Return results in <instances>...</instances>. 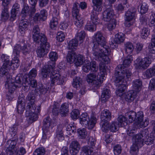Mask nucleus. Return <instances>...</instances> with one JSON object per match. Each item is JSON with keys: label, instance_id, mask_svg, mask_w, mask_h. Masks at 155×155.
I'll return each instance as SVG.
<instances>
[{"label": "nucleus", "instance_id": "nucleus-6", "mask_svg": "<svg viewBox=\"0 0 155 155\" xmlns=\"http://www.w3.org/2000/svg\"><path fill=\"white\" fill-rule=\"evenodd\" d=\"M136 128L135 125L129 126L127 129V133L129 136H133L139 141H141L143 144V141L149 135V132L147 129L143 130L138 134L134 135V134L136 132Z\"/></svg>", "mask_w": 155, "mask_h": 155}, {"label": "nucleus", "instance_id": "nucleus-56", "mask_svg": "<svg viewBox=\"0 0 155 155\" xmlns=\"http://www.w3.org/2000/svg\"><path fill=\"white\" fill-rule=\"evenodd\" d=\"M35 94L33 93H30L26 97V100L29 101L28 103H33L35 101Z\"/></svg>", "mask_w": 155, "mask_h": 155}, {"label": "nucleus", "instance_id": "nucleus-59", "mask_svg": "<svg viewBox=\"0 0 155 155\" xmlns=\"http://www.w3.org/2000/svg\"><path fill=\"white\" fill-rule=\"evenodd\" d=\"M79 114L78 110L74 109L71 113V117L73 119H76L79 117Z\"/></svg>", "mask_w": 155, "mask_h": 155}, {"label": "nucleus", "instance_id": "nucleus-36", "mask_svg": "<svg viewBox=\"0 0 155 155\" xmlns=\"http://www.w3.org/2000/svg\"><path fill=\"white\" fill-rule=\"evenodd\" d=\"M136 113L133 111H130L127 112L126 114V116L127 118H128L129 122L130 123H132L134 121H136L137 118L136 117Z\"/></svg>", "mask_w": 155, "mask_h": 155}, {"label": "nucleus", "instance_id": "nucleus-63", "mask_svg": "<svg viewBox=\"0 0 155 155\" xmlns=\"http://www.w3.org/2000/svg\"><path fill=\"white\" fill-rule=\"evenodd\" d=\"M65 35L62 32H59L57 34V39L60 42H62L64 39Z\"/></svg>", "mask_w": 155, "mask_h": 155}, {"label": "nucleus", "instance_id": "nucleus-40", "mask_svg": "<svg viewBox=\"0 0 155 155\" xmlns=\"http://www.w3.org/2000/svg\"><path fill=\"white\" fill-rule=\"evenodd\" d=\"M81 82V79L79 77H76L73 79L72 86L78 89L82 85Z\"/></svg>", "mask_w": 155, "mask_h": 155}, {"label": "nucleus", "instance_id": "nucleus-10", "mask_svg": "<svg viewBox=\"0 0 155 155\" xmlns=\"http://www.w3.org/2000/svg\"><path fill=\"white\" fill-rule=\"evenodd\" d=\"M136 9L132 8L129 9L125 14L126 18L125 25L126 26L130 27L133 25L135 19Z\"/></svg>", "mask_w": 155, "mask_h": 155}, {"label": "nucleus", "instance_id": "nucleus-9", "mask_svg": "<svg viewBox=\"0 0 155 155\" xmlns=\"http://www.w3.org/2000/svg\"><path fill=\"white\" fill-rule=\"evenodd\" d=\"M30 4L32 6L30 9L28 6L26 4L24 5L21 12L22 16L25 17L27 15H29L31 16L35 12V5L37 3V0H28Z\"/></svg>", "mask_w": 155, "mask_h": 155}, {"label": "nucleus", "instance_id": "nucleus-21", "mask_svg": "<svg viewBox=\"0 0 155 155\" xmlns=\"http://www.w3.org/2000/svg\"><path fill=\"white\" fill-rule=\"evenodd\" d=\"M41 107L40 106L36 108V105L34 103H28V105L26 107V115L29 116L32 113H39Z\"/></svg>", "mask_w": 155, "mask_h": 155}, {"label": "nucleus", "instance_id": "nucleus-53", "mask_svg": "<svg viewBox=\"0 0 155 155\" xmlns=\"http://www.w3.org/2000/svg\"><path fill=\"white\" fill-rule=\"evenodd\" d=\"M59 104L58 103L55 102L53 105L52 113L55 116L57 115L59 113Z\"/></svg>", "mask_w": 155, "mask_h": 155}, {"label": "nucleus", "instance_id": "nucleus-25", "mask_svg": "<svg viewBox=\"0 0 155 155\" xmlns=\"http://www.w3.org/2000/svg\"><path fill=\"white\" fill-rule=\"evenodd\" d=\"M55 66L45 65L42 69L41 75L44 78H46L48 76L50 72L54 70Z\"/></svg>", "mask_w": 155, "mask_h": 155}, {"label": "nucleus", "instance_id": "nucleus-27", "mask_svg": "<svg viewBox=\"0 0 155 155\" xmlns=\"http://www.w3.org/2000/svg\"><path fill=\"white\" fill-rule=\"evenodd\" d=\"M146 78H149L155 76V64L147 69L143 74Z\"/></svg>", "mask_w": 155, "mask_h": 155}, {"label": "nucleus", "instance_id": "nucleus-16", "mask_svg": "<svg viewBox=\"0 0 155 155\" xmlns=\"http://www.w3.org/2000/svg\"><path fill=\"white\" fill-rule=\"evenodd\" d=\"M51 86H53L55 84H62L64 82V78L58 74H51Z\"/></svg>", "mask_w": 155, "mask_h": 155}, {"label": "nucleus", "instance_id": "nucleus-29", "mask_svg": "<svg viewBox=\"0 0 155 155\" xmlns=\"http://www.w3.org/2000/svg\"><path fill=\"white\" fill-rule=\"evenodd\" d=\"M110 92L109 89H104L102 92L101 96V100L103 102H105L110 96Z\"/></svg>", "mask_w": 155, "mask_h": 155}, {"label": "nucleus", "instance_id": "nucleus-51", "mask_svg": "<svg viewBox=\"0 0 155 155\" xmlns=\"http://www.w3.org/2000/svg\"><path fill=\"white\" fill-rule=\"evenodd\" d=\"M116 25V20L114 19H113L109 21L107 27L109 31H111L115 28Z\"/></svg>", "mask_w": 155, "mask_h": 155}, {"label": "nucleus", "instance_id": "nucleus-39", "mask_svg": "<svg viewBox=\"0 0 155 155\" xmlns=\"http://www.w3.org/2000/svg\"><path fill=\"white\" fill-rule=\"evenodd\" d=\"M124 49L127 54H131L134 49V47L132 43L127 42L124 44Z\"/></svg>", "mask_w": 155, "mask_h": 155}, {"label": "nucleus", "instance_id": "nucleus-7", "mask_svg": "<svg viewBox=\"0 0 155 155\" xmlns=\"http://www.w3.org/2000/svg\"><path fill=\"white\" fill-rule=\"evenodd\" d=\"M97 119L94 116H92L90 119L86 113L82 114L80 117V124L84 126H87L89 129H92L94 127L96 122Z\"/></svg>", "mask_w": 155, "mask_h": 155}, {"label": "nucleus", "instance_id": "nucleus-24", "mask_svg": "<svg viewBox=\"0 0 155 155\" xmlns=\"http://www.w3.org/2000/svg\"><path fill=\"white\" fill-rule=\"evenodd\" d=\"M133 61V57L131 55H128L125 58V59L123 62V65H120L117 66L116 68L114 75H115V73H116V70L117 68L119 67V68L122 70L125 69H130L131 72V70L130 68H123V66H124L125 67H128L130 65L132 61Z\"/></svg>", "mask_w": 155, "mask_h": 155}, {"label": "nucleus", "instance_id": "nucleus-37", "mask_svg": "<svg viewBox=\"0 0 155 155\" xmlns=\"http://www.w3.org/2000/svg\"><path fill=\"white\" fill-rule=\"evenodd\" d=\"M84 58L82 55L78 54L76 56L74 62L76 66H79L82 65L84 63Z\"/></svg>", "mask_w": 155, "mask_h": 155}, {"label": "nucleus", "instance_id": "nucleus-31", "mask_svg": "<svg viewBox=\"0 0 155 155\" xmlns=\"http://www.w3.org/2000/svg\"><path fill=\"white\" fill-rule=\"evenodd\" d=\"M43 123L44 127L47 128H49L50 127L52 128L56 124L55 122L52 121L49 117H47L44 119Z\"/></svg>", "mask_w": 155, "mask_h": 155}, {"label": "nucleus", "instance_id": "nucleus-15", "mask_svg": "<svg viewBox=\"0 0 155 155\" xmlns=\"http://www.w3.org/2000/svg\"><path fill=\"white\" fill-rule=\"evenodd\" d=\"M136 67L140 69H146L149 67L151 63V59L149 57H146L141 59H137L136 60Z\"/></svg>", "mask_w": 155, "mask_h": 155}, {"label": "nucleus", "instance_id": "nucleus-50", "mask_svg": "<svg viewBox=\"0 0 155 155\" xmlns=\"http://www.w3.org/2000/svg\"><path fill=\"white\" fill-rule=\"evenodd\" d=\"M91 148L89 146H84L82 148V150L84 153V155H88L91 154L93 152V150L91 149Z\"/></svg>", "mask_w": 155, "mask_h": 155}, {"label": "nucleus", "instance_id": "nucleus-3", "mask_svg": "<svg viewBox=\"0 0 155 155\" xmlns=\"http://www.w3.org/2000/svg\"><path fill=\"white\" fill-rule=\"evenodd\" d=\"M99 64L100 72L97 76L94 73H90L87 76V81L97 86L100 85L105 79V75L106 74V67L105 64L102 61Z\"/></svg>", "mask_w": 155, "mask_h": 155}, {"label": "nucleus", "instance_id": "nucleus-33", "mask_svg": "<svg viewBox=\"0 0 155 155\" xmlns=\"http://www.w3.org/2000/svg\"><path fill=\"white\" fill-rule=\"evenodd\" d=\"M41 33H40V29L38 26H35L32 31L33 38L35 41H38V38Z\"/></svg>", "mask_w": 155, "mask_h": 155}, {"label": "nucleus", "instance_id": "nucleus-41", "mask_svg": "<svg viewBox=\"0 0 155 155\" xmlns=\"http://www.w3.org/2000/svg\"><path fill=\"white\" fill-rule=\"evenodd\" d=\"M155 137L154 136L151 134L144 140H143V142L147 145H150L153 143Z\"/></svg>", "mask_w": 155, "mask_h": 155}, {"label": "nucleus", "instance_id": "nucleus-54", "mask_svg": "<svg viewBox=\"0 0 155 155\" xmlns=\"http://www.w3.org/2000/svg\"><path fill=\"white\" fill-rule=\"evenodd\" d=\"M94 5L93 7V9L92 12L98 13L101 11L102 7L101 3L94 4Z\"/></svg>", "mask_w": 155, "mask_h": 155}, {"label": "nucleus", "instance_id": "nucleus-1", "mask_svg": "<svg viewBox=\"0 0 155 155\" xmlns=\"http://www.w3.org/2000/svg\"><path fill=\"white\" fill-rule=\"evenodd\" d=\"M132 75L130 70L125 69L123 70L117 68L115 73V83L118 87L116 90V94L123 99L128 102L132 101L136 97L137 93L134 91H129L126 93L124 92L127 87V80Z\"/></svg>", "mask_w": 155, "mask_h": 155}, {"label": "nucleus", "instance_id": "nucleus-55", "mask_svg": "<svg viewBox=\"0 0 155 155\" xmlns=\"http://www.w3.org/2000/svg\"><path fill=\"white\" fill-rule=\"evenodd\" d=\"M39 91L42 94H45L48 90L49 87H48L46 84H40L39 86Z\"/></svg>", "mask_w": 155, "mask_h": 155}, {"label": "nucleus", "instance_id": "nucleus-46", "mask_svg": "<svg viewBox=\"0 0 155 155\" xmlns=\"http://www.w3.org/2000/svg\"><path fill=\"white\" fill-rule=\"evenodd\" d=\"M87 140L88 144L91 146L92 148L94 149L93 147H94L95 144L96 143V140L93 137L90 136L87 137Z\"/></svg>", "mask_w": 155, "mask_h": 155}, {"label": "nucleus", "instance_id": "nucleus-4", "mask_svg": "<svg viewBox=\"0 0 155 155\" xmlns=\"http://www.w3.org/2000/svg\"><path fill=\"white\" fill-rule=\"evenodd\" d=\"M11 65H3L0 69V76H6L7 81L5 84V87L9 89L10 92L12 93L16 88L15 78H12V76L9 74V71L10 69Z\"/></svg>", "mask_w": 155, "mask_h": 155}, {"label": "nucleus", "instance_id": "nucleus-44", "mask_svg": "<svg viewBox=\"0 0 155 155\" xmlns=\"http://www.w3.org/2000/svg\"><path fill=\"white\" fill-rule=\"evenodd\" d=\"M1 58L3 62V65L5 64L7 65L9 64L10 65H11V63L9 59V56L3 54L1 56Z\"/></svg>", "mask_w": 155, "mask_h": 155}, {"label": "nucleus", "instance_id": "nucleus-12", "mask_svg": "<svg viewBox=\"0 0 155 155\" xmlns=\"http://www.w3.org/2000/svg\"><path fill=\"white\" fill-rule=\"evenodd\" d=\"M125 35L123 33L120 32L117 33L115 35L114 39L110 41V47L115 49L118 46V45L123 43L125 40Z\"/></svg>", "mask_w": 155, "mask_h": 155}, {"label": "nucleus", "instance_id": "nucleus-28", "mask_svg": "<svg viewBox=\"0 0 155 155\" xmlns=\"http://www.w3.org/2000/svg\"><path fill=\"white\" fill-rule=\"evenodd\" d=\"M28 23L25 19L21 20L19 26V31L21 34H24L27 30Z\"/></svg>", "mask_w": 155, "mask_h": 155}, {"label": "nucleus", "instance_id": "nucleus-47", "mask_svg": "<svg viewBox=\"0 0 155 155\" xmlns=\"http://www.w3.org/2000/svg\"><path fill=\"white\" fill-rule=\"evenodd\" d=\"M150 30L148 28H144L142 30L141 36L142 38L145 39L150 35Z\"/></svg>", "mask_w": 155, "mask_h": 155}, {"label": "nucleus", "instance_id": "nucleus-52", "mask_svg": "<svg viewBox=\"0 0 155 155\" xmlns=\"http://www.w3.org/2000/svg\"><path fill=\"white\" fill-rule=\"evenodd\" d=\"M45 152V149L42 147L36 149L33 153V155H44Z\"/></svg>", "mask_w": 155, "mask_h": 155}, {"label": "nucleus", "instance_id": "nucleus-20", "mask_svg": "<svg viewBox=\"0 0 155 155\" xmlns=\"http://www.w3.org/2000/svg\"><path fill=\"white\" fill-rule=\"evenodd\" d=\"M83 70L85 72H88L90 70L92 72H96L97 71L98 67L95 61H93L87 63L83 67Z\"/></svg>", "mask_w": 155, "mask_h": 155}, {"label": "nucleus", "instance_id": "nucleus-5", "mask_svg": "<svg viewBox=\"0 0 155 155\" xmlns=\"http://www.w3.org/2000/svg\"><path fill=\"white\" fill-rule=\"evenodd\" d=\"M16 88L19 87L22 85L24 87H26L30 86L32 87L35 88L36 87L37 84L35 80H30V78L25 76L22 77L20 74L18 75L15 78V83Z\"/></svg>", "mask_w": 155, "mask_h": 155}, {"label": "nucleus", "instance_id": "nucleus-8", "mask_svg": "<svg viewBox=\"0 0 155 155\" xmlns=\"http://www.w3.org/2000/svg\"><path fill=\"white\" fill-rule=\"evenodd\" d=\"M111 114L109 111L107 110H103L101 114V122L100 125L102 130L104 131H106L109 128L108 121L111 118Z\"/></svg>", "mask_w": 155, "mask_h": 155}, {"label": "nucleus", "instance_id": "nucleus-35", "mask_svg": "<svg viewBox=\"0 0 155 155\" xmlns=\"http://www.w3.org/2000/svg\"><path fill=\"white\" fill-rule=\"evenodd\" d=\"M38 39V41L35 42L38 43L40 42V45H48H48H50L49 43L47 41V39L44 34L41 33Z\"/></svg>", "mask_w": 155, "mask_h": 155}, {"label": "nucleus", "instance_id": "nucleus-43", "mask_svg": "<svg viewBox=\"0 0 155 155\" xmlns=\"http://www.w3.org/2000/svg\"><path fill=\"white\" fill-rule=\"evenodd\" d=\"M98 13L92 12L91 15V19L93 23L95 25H97L99 23L100 21L98 17Z\"/></svg>", "mask_w": 155, "mask_h": 155}, {"label": "nucleus", "instance_id": "nucleus-61", "mask_svg": "<svg viewBox=\"0 0 155 155\" xmlns=\"http://www.w3.org/2000/svg\"><path fill=\"white\" fill-rule=\"evenodd\" d=\"M140 12L142 14H144L146 13L148 10V7L147 4L144 2H143L142 5H141Z\"/></svg>", "mask_w": 155, "mask_h": 155}, {"label": "nucleus", "instance_id": "nucleus-34", "mask_svg": "<svg viewBox=\"0 0 155 155\" xmlns=\"http://www.w3.org/2000/svg\"><path fill=\"white\" fill-rule=\"evenodd\" d=\"M142 85V83L140 80L137 79L133 81V87L134 91L136 92H138L141 88Z\"/></svg>", "mask_w": 155, "mask_h": 155}, {"label": "nucleus", "instance_id": "nucleus-64", "mask_svg": "<svg viewBox=\"0 0 155 155\" xmlns=\"http://www.w3.org/2000/svg\"><path fill=\"white\" fill-rule=\"evenodd\" d=\"M114 151L115 155H119L121 152V147L119 145L115 146L114 148Z\"/></svg>", "mask_w": 155, "mask_h": 155}, {"label": "nucleus", "instance_id": "nucleus-13", "mask_svg": "<svg viewBox=\"0 0 155 155\" xmlns=\"http://www.w3.org/2000/svg\"><path fill=\"white\" fill-rule=\"evenodd\" d=\"M20 49V46L19 45H16L14 48L13 53L15 57L11 62V66H12L15 69L19 66V61L18 57L19 56Z\"/></svg>", "mask_w": 155, "mask_h": 155}, {"label": "nucleus", "instance_id": "nucleus-14", "mask_svg": "<svg viewBox=\"0 0 155 155\" xmlns=\"http://www.w3.org/2000/svg\"><path fill=\"white\" fill-rule=\"evenodd\" d=\"M15 139L9 140L6 143L7 149L6 151L8 154L12 155L15 153L17 149L15 145L17 143V137H14Z\"/></svg>", "mask_w": 155, "mask_h": 155}, {"label": "nucleus", "instance_id": "nucleus-49", "mask_svg": "<svg viewBox=\"0 0 155 155\" xmlns=\"http://www.w3.org/2000/svg\"><path fill=\"white\" fill-rule=\"evenodd\" d=\"M20 46L21 49L23 53L25 54H26L28 53L31 51V48L30 46L28 45H24L22 48H21V46L23 45V43H21V45L18 44Z\"/></svg>", "mask_w": 155, "mask_h": 155}, {"label": "nucleus", "instance_id": "nucleus-22", "mask_svg": "<svg viewBox=\"0 0 155 155\" xmlns=\"http://www.w3.org/2000/svg\"><path fill=\"white\" fill-rule=\"evenodd\" d=\"M80 145L77 141H72L70 145V150L72 155H76L80 150Z\"/></svg>", "mask_w": 155, "mask_h": 155}, {"label": "nucleus", "instance_id": "nucleus-17", "mask_svg": "<svg viewBox=\"0 0 155 155\" xmlns=\"http://www.w3.org/2000/svg\"><path fill=\"white\" fill-rule=\"evenodd\" d=\"M137 117L136 121L139 124L140 127H147L149 124V120L148 119H145L144 121H143L144 117L143 112L141 111L138 112L136 113Z\"/></svg>", "mask_w": 155, "mask_h": 155}, {"label": "nucleus", "instance_id": "nucleus-18", "mask_svg": "<svg viewBox=\"0 0 155 155\" xmlns=\"http://www.w3.org/2000/svg\"><path fill=\"white\" fill-rule=\"evenodd\" d=\"M114 11L111 7L107 8L103 13V19L105 21H109L114 15Z\"/></svg>", "mask_w": 155, "mask_h": 155}, {"label": "nucleus", "instance_id": "nucleus-23", "mask_svg": "<svg viewBox=\"0 0 155 155\" xmlns=\"http://www.w3.org/2000/svg\"><path fill=\"white\" fill-rule=\"evenodd\" d=\"M48 45H40L37 50V52L38 56L41 58L44 56L48 52L50 45L47 44Z\"/></svg>", "mask_w": 155, "mask_h": 155}, {"label": "nucleus", "instance_id": "nucleus-30", "mask_svg": "<svg viewBox=\"0 0 155 155\" xmlns=\"http://www.w3.org/2000/svg\"><path fill=\"white\" fill-rule=\"evenodd\" d=\"M78 41L75 38L70 41L68 43V48L69 50L74 51L76 49L78 45Z\"/></svg>", "mask_w": 155, "mask_h": 155}, {"label": "nucleus", "instance_id": "nucleus-2", "mask_svg": "<svg viewBox=\"0 0 155 155\" xmlns=\"http://www.w3.org/2000/svg\"><path fill=\"white\" fill-rule=\"evenodd\" d=\"M94 41L96 43L94 44L92 49L94 58L96 60L103 61L106 64L110 61L108 56L110 55V49L106 45V41L103 34L100 31L96 33L93 36Z\"/></svg>", "mask_w": 155, "mask_h": 155}, {"label": "nucleus", "instance_id": "nucleus-60", "mask_svg": "<svg viewBox=\"0 0 155 155\" xmlns=\"http://www.w3.org/2000/svg\"><path fill=\"white\" fill-rule=\"evenodd\" d=\"M119 127L117 122H113L110 127V129L112 132H116L118 130Z\"/></svg>", "mask_w": 155, "mask_h": 155}, {"label": "nucleus", "instance_id": "nucleus-19", "mask_svg": "<svg viewBox=\"0 0 155 155\" xmlns=\"http://www.w3.org/2000/svg\"><path fill=\"white\" fill-rule=\"evenodd\" d=\"M133 143L130 147V153L132 155H137L139 148L142 147L143 144L141 141H138L134 138H133Z\"/></svg>", "mask_w": 155, "mask_h": 155}, {"label": "nucleus", "instance_id": "nucleus-62", "mask_svg": "<svg viewBox=\"0 0 155 155\" xmlns=\"http://www.w3.org/2000/svg\"><path fill=\"white\" fill-rule=\"evenodd\" d=\"M49 57L51 61H55L58 59V55L56 52L52 51L49 53Z\"/></svg>", "mask_w": 155, "mask_h": 155}, {"label": "nucleus", "instance_id": "nucleus-38", "mask_svg": "<svg viewBox=\"0 0 155 155\" xmlns=\"http://www.w3.org/2000/svg\"><path fill=\"white\" fill-rule=\"evenodd\" d=\"M77 55L74 51L68 52L67 57L68 61L70 64L73 63Z\"/></svg>", "mask_w": 155, "mask_h": 155}, {"label": "nucleus", "instance_id": "nucleus-26", "mask_svg": "<svg viewBox=\"0 0 155 155\" xmlns=\"http://www.w3.org/2000/svg\"><path fill=\"white\" fill-rule=\"evenodd\" d=\"M24 100V98L21 97L18 101L17 110L18 113L20 114L23 113L25 108V103L23 101Z\"/></svg>", "mask_w": 155, "mask_h": 155}, {"label": "nucleus", "instance_id": "nucleus-58", "mask_svg": "<svg viewBox=\"0 0 155 155\" xmlns=\"http://www.w3.org/2000/svg\"><path fill=\"white\" fill-rule=\"evenodd\" d=\"M31 114H29V116H26L27 117H28V119L30 121L33 122L36 121L38 119V114L36 112L35 113H32Z\"/></svg>", "mask_w": 155, "mask_h": 155}, {"label": "nucleus", "instance_id": "nucleus-11", "mask_svg": "<svg viewBox=\"0 0 155 155\" xmlns=\"http://www.w3.org/2000/svg\"><path fill=\"white\" fill-rule=\"evenodd\" d=\"M75 3L72 9V16L74 18V24L78 28H81L82 25V21L79 15V10L78 9V5Z\"/></svg>", "mask_w": 155, "mask_h": 155}, {"label": "nucleus", "instance_id": "nucleus-48", "mask_svg": "<svg viewBox=\"0 0 155 155\" xmlns=\"http://www.w3.org/2000/svg\"><path fill=\"white\" fill-rule=\"evenodd\" d=\"M68 112V104L64 103L62 104L60 109V112L62 114L67 113Z\"/></svg>", "mask_w": 155, "mask_h": 155}, {"label": "nucleus", "instance_id": "nucleus-45", "mask_svg": "<svg viewBox=\"0 0 155 155\" xmlns=\"http://www.w3.org/2000/svg\"><path fill=\"white\" fill-rule=\"evenodd\" d=\"M9 17V15L8 14V8H5L2 11L1 15V18L2 20L5 21Z\"/></svg>", "mask_w": 155, "mask_h": 155}, {"label": "nucleus", "instance_id": "nucleus-57", "mask_svg": "<svg viewBox=\"0 0 155 155\" xmlns=\"http://www.w3.org/2000/svg\"><path fill=\"white\" fill-rule=\"evenodd\" d=\"M85 36V32L84 31H81L78 33L76 39L78 41L79 40L81 41L80 43H82L83 40L84 39Z\"/></svg>", "mask_w": 155, "mask_h": 155}, {"label": "nucleus", "instance_id": "nucleus-32", "mask_svg": "<svg viewBox=\"0 0 155 155\" xmlns=\"http://www.w3.org/2000/svg\"><path fill=\"white\" fill-rule=\"evenodd\" d=\"M118 125L120 127H124L127 125V120L126 118L123 115H120L117 118Z\"/></svg>", "mask_w": 155, "mask_h": 155}, {"label": "nucleus", "instance_id": "nucleus-42", "mask_svg": "<svg viewBox=\"0 0 155 155\" xmlns=\"http://www.w3.org/2000/svg\"><path fill=\"white\" fill-rule=\"evenodd\" d=\"M58 19L56 17H53L51 20L49 24L50 27L53 30H55L58 25Z\"/></svg>", "mask_w": 155, "mask_h": 155}]
</instances>
